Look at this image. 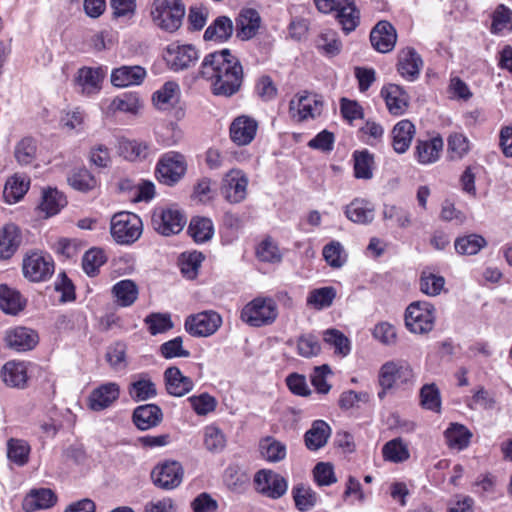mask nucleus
I'll return each mask as SVG.
<instances>
[{
  "mask_svg": "<svg viewBox=\"0 0 512 512\" xmlns=\"http://www.w3.org/2000/svg\"><path fill=\"white\" fill-rule=\"evenodd\" d=\"M435 307L427 301L412 302L405 312V325L415 334L430 332L435 323Z\"/></svg>",
  "mask_w": 512,
  "mask_h": 512,
  "instance_id": "obj_5",
  "label": "nucleus"
},
{
  "mask_svg": "<svg viewBox=\"0 0 512 512\" xmlns=\"http://www.w3.org/2000/svg\"><path fill=\"white\" fill-rule=\"evenodd\" d=\"M200 76L210 82L215 96L231 97L241 88L244 78L243 67L229 49L207 54L200 67Z\"/></svg>",
  "mask_w": 512,
  "mask_h": 512,
  "instance_id": "obj_1",
  "label": "nucleus"
},
{
  "mask_svg": "<svg viewBox=\"0 0 512 512\" xmlns=\"http://www.w3.org/2000/svg\"><path fill=\"white\" fill-rule=\"evenodd\" d=\"M141 107L139 97L135 94H124L113 99L111 109L136 114Z\"/></svg>",
  "mask_w": 512,
  "mask_h": 512,
  "instance_id": "obj_62",
  "label": "nucleus"
},
{
  "mask_svg": "<svg viewBox=\"0 0 512 512\" xmlns=\"http://www.w3.org/2000/svg\"><path fill=\"white\" fill-rule=\"evenodd\" d=\"M444 436L450 448L463 450L468 447L472 433L462 424L451 423L445 430Z\"/></svg>",
  "mask_w": 512,
  "mask_h": 512,
  "instance_id": "obj_36",
  "label": "nucleus"
},
{
  "mask_svg": "<svg viewBox=\"0 0 512 512\" xmlns=\"http://www.w3.org/2000/svg\"><path fill=\"white\" fill-rule=\"evenodd\" d=\"M120 154L129 161L146 159L152 152L151 145L137 140H122L119 143Z\"/></svg>",
  "mask_w": 512,
  "mask_h": 512,
  "instance_id": "obj_39",
  "label": "nucleus"
},
{
  "mask_svg": "<svg viewBox=\"0 0 512 512\" xmlns=\"http://www.w3.org/2000/svg\"><path fill=\"white\" fill-rule=\"evenodd\" d=\"M257 121L246 115L236 117L229 128L230 139L238 146L250 144L257 133Z\"/></svg>",
  "mask_w": 512,
  "mask_h": 512,
  "instance_id": "obj_15",
  "label": "nucleus"
},
{
  "mask_svg": "<svg viewBox=\"0 0 512 512\" xmlns=\"http://www.w3.org/2000/svg\"><path fill=\"white\" fill-rule=\"evenodd\" d=\"M256 489L262 495L271 499L281 498L288 489L286 479L271 470H260L254 478Z\"/></svg>",
  "mask_w": 512,
  "mask_h": 512,
  "instance_id": "obj_12",
  "label": "nucleus"
},
{
  "mask_svg": "<svg viewBox=\"0 0 512 512\" xmlns=\"http://www.w3.org/2000/svg\"><path fill=\"white\" fill-rule=\"evenodd\" d=\"M354 158V176L357 179L368 180L373 177V156L367 151H355Z\"/></svg>",
  "mask_w": 512,
  "mask_h": 512,
  "instance_id": "obj_48",
  "label": "nucleus"
},
{
  "mask_svg": "<svg viewBox=\"0 0 512 512\" xmlns=\"http://www.w3.org/2000/svg\"><path fill=\"white\" fill-rule=\"evenodd\" d=\"M30 451V445L23 439L10 438L7 441V457L18 466L28 463Z\"/></svg>",
  "mask_w": 512,
  "mask_h": 512,
  "instance_id": "obj_46",
  "label": "nucleus"
},
{
  "mask_svg": "<svg viewBox=\"0 0 512 512\" xmlns=\"http://www.w3.org/2000/svg\"><path fill=\"white\" fill-rule=\"evenodd\" d=\"M146 77V70L138 65L121 66L111 72V83L116 87L139 85Z\"/></svg>",
  "mask_w": 512,
  "mask_h": 512,
  "instance_id": "obj_26",
  "label": "nucleus"
},
{
  "mask_svg": "<svg viewBox=\"0 0 512 512\" xmlns=\"http://www.w3.org/2000/svg\"><path fill=\"white\" fill-rule=\"evenodd\" d=\"M323 340L333 346L337 354L346 356L350 352L349 339L337 329H327L324 331Z\"/></svg>",
  "mask_w": 512,
  "mask_h": 512,
  "instance_id": "obj_57",
  "label": "nucleus"
},
{
  "mask_svg": "<svg viewBox=\"0 0 512 512\" xmlns=\"http://www.w3.org/2000/svg\"><path fill=\"white\" fill-rule=\"evenodd\" d=\"M261 23L259 13L255 9H243L236 19V33L241 40L253 38Z\"/></svg>",
  "mask_w": 512,
  "mask_h": 512,
  "instance_id": "obj_27",
  "label": "nucleus"
},
{
  "mask_svg": "<svg viewBox=\"0 0 512 512\" xmlns=\"http://www.w3.org/2000/svg\"><path fill=\"white\" fill-rule=\"evenodd\" d=\"M133 423L139 430H148L158 426L163 418L162 410L156 404H145L135 408Z\"/></svg>",
  "mask_w": 512,
  "mask_h": 512,
  "instance_id": "obj_25",
  "label": "nucleus"
},
{
  "mask_svg": "<svg viewBox=\"0 0 512 512\" xmlns=\"http://www.w3.org/2000/svg\"><path fill=\"white\" fill-rule=\"evenodd\" d=\"M415 135V126L409 120H401L392 130V146L396 153H405Z\"/></svg>",
  "mask_w": 512,
  "mask_h": 512,
  "instance_id": "obj_29",
  "label": "nucleus"
},
{
  "mask_svg": "<svg viewBox=\"0 0 512 512\" xmlns=\"http://www.w3.org/2000/svg\"><path fill=\"white\" fill-rule=\"evenodd\" d=\"M129 395L134 401H146L156 396V385L146 374L140 375L139 379L132 382L128 388Z\"/></svg>",
  "mask_w": 512,
  "mask_h": 512,
  "instance_id": "obj_40",
  "label": "nucleus"
},
{
  "mask_svg": "<svg viewBox=\"0 0 512 512\" xmlns=\"http://www.w3.org/2000/svg\"><path fill=\"white\" fill-rule=\"evenodd\" d=\"M23 274L31 282H43L54 273L52 257L40 251H31L26 254L22 264Z\"/></svg>",
  "mask_w": 512,
  "mask_h": 512,
  "instance_id": "obj_7",
  "label": "nucleus"
},
{
  "mask_svg": "<svg viewBox=\"0 0 512 512\" xmlns=\"http://www.w3.org/2000/svg\"><path fill=\"white\" fill-rule=\"evenodd\" d=\"M57 502L56 494L49 488L31 490L23 499L22 508L25 512L48 509Z\"/></svg>",
  "mask_w": 512,
  "mask_h": 512,
  "instance_id": "obj_23",
  "label": "nucleus"
},
{
  "mask_svg": "<svg viewBox=\"0 0 512 512\" xmlns=\"http://www.w3.org/2000/svg\"><path fill=\"white\" fill-rule=\"evenodd\" d=\"M345 215L352 222L368 224L374 219V207L364 199H354L346 206Z\"/></svg>",
  "mask_w": 512,
  "mask_h": 512,
  "instance_id": "obj_34",
  "label": "nucleus"
},
{
  "mask_svg": "<svg viewBox=\"0 0 512 512\" xmlns=\"http://www.w3.org/2000/svg\"><path fill=\"white\" fill-rule=\"evenodd\" d=\"M248 182V177L242 170L231 169L222 179L221 194L229 203L238 204L246 199Z\"/></svg>",
  "mask_w": 512,
  "mask_h": 512,
  "instance_id": "obj_10",
  "label": "nucleus"
},
{
  "mask_svg": "<svg viewBox=\"0 0 512 512\" xmlns=\"http://www.w3.org/2000/svg\"><path fill=\"white\" fill-rule=\"evenodd\" d=\"M120 387L115 382H108L95 388L89 396V407L93 411H101L119 398Z\"/></svg>",
  "mask_w": 512,
  "mask_h": 512,
  "instance_id": "obj_22",
  "label": "nucleus"
},
{
  "mask_svg": "<svg viewBox=\"0 0 512 512\" xmlns=\"http://www.w3.org/2000/svg\"><path fill=\"white\" fill-rule=\"evenodd\" d=\"M186 224L185 215L178 209L166 208L156 211L152 216L154 229L164 236L178 234Z\"/></svg>",
  "mask_w": 512,
  "mask_h": 512,
  "instance_id": "obj_13",
  "label": "nucleus"
},
{
  "mask_svg": "<svg viewBox=\"0 0 512 512\" xmlns=\"http://www.w3.org/2000/svg\"><path fill=\"white\" fill-rule=\"evenodd\" d=\"M317 46L327 55L335 56L340 53L342 43L337 38L336 32L328 30L320 34L317 40Z\"/></svg>",
  "mask_w": 512,
  "mask_h": 512,
  "instance_id": "obj_61",
  "label": "nucleus"
},
{
  "mask_svg": "<svg viewBox=\"0 0 512 512\" xmlns=\"http://www.w3.org/2000/svg\"><path fill=\"white\" fill-rule=\"evenodd\" d=\"M26 306L21 293L7 285H0V309L10 315H17Z\"/></svg>",
  "mask_w": 512,
  "mask_h": 512,
  "instance_id": "obj_31",
  "label": "nucleus"
},
{
  "mask_svg": "<svg viewBox=\"0 0 512 512\" xmlns=\"http://www.w3.org/2000/svg\"><path fill=\"white\" fill-rule=\"evenodd\" d=\"M420 404L426 410L436 413L441 412V395L434 383L422 386L420 389Z\"/></svg>",
  "mask_w": 512,
  "mask_h": 512,
  "instance_id": "obj_49",
  "label": "nucleus"
},
{
  "mask_svg": "<svg viewBox=\"0 0 512 512\" xmlns=\"http://www.w3.org/2000/svg\"><path fill=\"white\" fill-rule=\"evenodd\" d=\"M383 218L385 220L395 221L401 228H406L411 225L410 213L404 208L395 205H384Z\"/></svg>",
  "mask_w": 512,
  "mask_h": 512,
  "instance_id": "obj_63",
  "label": "nucleus"
},
{
  "mask_svg": "<svg viewBox=\"0 0 512 512\" xmlns=\"http://www.w3.org/2000/svg\"><path fill=\"white\" fill-rule=\"evenodd\" d=\"M336 18L342 26L344 32L349 33L356 29L359 24V11L351 0H345V4L340 5L335 10Z\"/></svg>",
  "mask_w": 512,
  "mask_h": 512,
  "instance_id": "obj_38",
  "label": "nucleus"
},
{
  "mask_svg": "<svg viewBox=\"0 0 512 512\" xmlns=\"http://www.w3.org/2000/svg\"><path fill=\"white\" fill-rule=\"evenodd\" d=\"M185 157L175 151L165 153L157 163L156 175L158 180L168 186L178 183L186 174Z\"/></svg>",
  "mask_w": 512,
  "mask_h": 512,
  "instance_id": "obj_6",
  "label": "nucleus"
},
{
  "mask_svg": "<svg viewBox=\"0 0 512 512\" xmlns=\"http://www.w3.org/2000/svg\"><path fill=\"white\" fill-rule=\"evenodd\" d=\"M382 455L386 461L401 463L409 459L410 452L407 444L401 438H394L384 444Z\"/></svg>",
  "mask_w": 512,
  "mask_h": 512,
  "instance_id": "obj_43",
  "label": "nucleus"
},
{
  "mask_svg": "<svg viewBox=\"0 0 512 512\" xmlns=\"http://www.w3.org/2000/svg\"><path fill=\"white\" fill-rule=\"evenodd\" d=\"M256 255L260 261L269 263H278L282 259L278 246L269 237L258 245Z\"/></svg>",
  "mask_w": 512,
  "mask_h": 512,
  "instance_id": "obj_60",
  "label": "nucleus"
},
{
  "mask_svg": "<svg viewBox=\"0 0 512 512\" xmlns=\"http://www.w3.org/2000/svg\"><path fill=\"white\" fill-rule=\"evenodd\" d=\"M278 305L271 297H256L241 310V320L251 327H264L273 324L278 317Z\"/></svg>",
  "mask_w": 512,
  "mask_h": 512,
  "instance_id": "obj_2",
  "label": "nucleus"
},
{
  "mask_svg": "<svg viewBox=\"0 0 512 512\" xmlns=\"http://www.w3.org/2000/svg\"><path fill=\"white\" fill-rule=\"evenodd\" d=\"M448 153L452 160H460L470 151V142L462 133H453L447 140Z\"/></svg>",
  "mask_w": 512,
  "mask_h": 512,
  "instance_id": "obj_53",
  "label": "nucleus"
},
{
  "mask_svg": "<svg viewBox=\"0 0 512 512\" xmlns=\"http://www.w3.org/2000/svg\"><path fill=\"white\" fill-rule=\"evenodd\" d=\"M179 95V85L175 82H166L153 95L155 105L160 109H166L169 105H173Z\"/></svg>",
  "mask_w": 512,
  "mask_h": 512,
  "instance_id": "obj_51",
  "label": "nucleus"
},
{
  "mask_svg": "<svg viewBox=\"0 0 512 512\" xmlns=\"http://www.w3.org/2000/svg\"><path fill=\"white\" fill-rule=\"evenodd\" d=\"M198 59V52L192 45L170 46L167 49L166 61L174 71L188 69Z\"/></svg>",
  "mask_w": 512,
  "mask_h": 512,
  "instance_id": "obj_18",
  "label": "nucleus"
},
{
  "mask_svg": "<svg viewBox=\"0 0 512 512\" xmlns=\"http://www.w3.org/2000/svg\"><path fill=\"white\" fill-rule=\"evenodd\" d=\"M164 379L167 392L175 397L188 394L194 387L193 380L185 376L176 366H171L165 370Z\"/></svg>",
  "mask_w": 512,
  "mask_h": 512,
  "instance_id": "obj_21",
  "label": "nucleus"
},
{
  "mask_svg": "<svg viewBox=\"0 0 512 512\" xmlns=\"http://www.w3.org/2000/svg\"><path fill=\"white\" fill-rule=\"evenodd\" d=\"M263 457L270 462H279L286 456V446L275 439L266 438L260 444Z\"/></svg>",
  "mask_w": 512,
  "mask_h": 512,
  "instance_id": "obj_55",
  "label": "nucleus"
},
{
  "mask_svg": "<svg viewBox=\"0 0 512 512\" xmlns=\"http://www.w3.org/2000/svg\"><path fill=\"white\" fill-rule=\"evenodd\" d=\"M30 186V179L23 175L16 173L6 181L3 197L9 204L18 202L27 193Z\"/></svg>",
  "mask_w": 512,
  "mask_h": 512,
  "instance_id": "obj_32",
  "label": "nucleus"
},
{
  "mask_svg": "<svg viewBox=\"0 0 512 512\" xmlns=\"http://www.w3.org/2000/svg\"><path fill=\"white\" fill-rule=\"evenodd\" d=\"M142 232L143 223L138 215L125 211L113 215L110 233L117 244L131 245L141 237Z\"/></svg>",
  "mask_w": 512,
  "mask_h": 512,
  "instance_id": "obj_3",
  "label": "nucleus"
},
{
  "mask_svg": "<svg viewBox=\"0 0 512 512\" xmlns=\"http://www.w3.org/2000/svg\"><path fill=\"white\" fill-rule=\"evenodd\" d=\"M188 233L195 242H206L213 237V223L209 218L206 217H194L190 221Z\"/></svg>",
  "mask_w": 512,
  "mask_h": 512,
  "instance_id": "obj_42",
  "label": "nucleus"
},
{
  "mask_svg": "<svg viewBox=\"0 0 512 512\" xmlns=\"http://www.w3.org/2000/svg\"><path fill=\"white\" fill-rule=\"evenodd\" d=\"M293 500L296 508L301 512L311 510L317 503V494L311 487L305 484H297L292 489Z\"/></svg>",
  "mask_w": 512,
  "mask_h": 512,
  "instance_id": "obj_45",
  "label": "nucleus"
},
{
  "mask_svg": "<svg viewBox=\"0 0 512 512\" xmlns=\"http://www.w3.org/2000/svg\"><path fill=\"white\" fill-rule=\"evenodd\" d=\"M21 243V233L14 224H7L0 230V259H9Z\"/></svg>",
  "mask_w": 512,
  "mask_h": 512,
  "instance_id": "obj_30",
  "label": "nucleus"
},
{
  "mask_svg": "<svg viewBox=\"0 0 512 512\" xmlns=\"http://www.w3.org/2000/svg\"><path fill=\"white\" fill-rule=\"evenodd\" d=\"M445 285V279L442 276L423 271L420 277V290L426 295L437 296L441 293Z\"/></svg>",
  "mask_w": 512,
  "mask_h": 512,
  "instance_id": "obj_56",
  "label": "nucleus"
},
{
  "mask_svg": "<svg viewBox=\"0 0 512 512\" xmlns=\"http://www.w3.org/2000/svg\"><path fill=\"white\" fill-rule=\"evenodd\" d=\"M330 435V426L323 420H315L305 433V444L309 450L316 451L326 445Z\"/></svg>",
  "mask_w": 512,
  "mask_h": 512,
  "instance_id": "obj_33",
  "label": "nucleus"
},
{
  "mask_svg": "<svg viewBox=\"0 0 512 512\" xmlns=\"http://www.w3.org/2000/svg\"><path fill=\"white\" fill-rule=\"evenodd\" d=\"M443 149L441 137H434L429 140H419L415 147V156L423 165L433 164L440 158Z\"/></svg>",
  "mask_w": 512,
  "mask_h": 512,
  "instance_id": "obj_28",
  "label": "nucleus"
},
{
  "mask_svg": "<svg viewBox=\"0 0 512 512\" xmlns=\"http://www.w3.org/2000/svg\"><path fill=\"white\" fill-rule=\"evenodd\" d=\"M233 29V23L229 17L219 16L205 30L204 39L224 42L231 37Z\"/></svg>",
  "mask_w": 512,
  "mask_h": 512,
  "instance_id": "obj_37",
  "label": "nucleus"
},
{
  "mask_svg": "<svg viewBox=\"0 0 512 512\" xmlns=\"http://www.w3.org/2000/svg\"><path fill=\"white\" fill-rule=\"evenodd\" d=\"M39 337L36 331L26 327H16L6 332V345L17 351L32 350L38 343Z\"/></svg>",
  "mask_w": 512,
  "mask_h": 512,
  "instance_id": "obj_20",
  "label": "nucleus"
},
{
  "mask_svg": "<svg viewBox=\"0 0 512 512\" xmlns=\"http://www.w3.org/2000/svg\"><path fill=\"white\" fill-rule=\"evenodd\" d=\"M388 111L394 116L403 115L409 105L408 93L397 84H387L381 89Z\"/></svg>",
  "mask_w": 512,
  "mask_h": 512,
  "instance_id": "obj_17",
  "label": "nucleus"
},
{
  "mask_svg": "<svg viewBox=\"0 0 512 512\" xmlns=\"http://www.w3.org/2000/svg\"><path fill=\"white\" fill-rule=\"evenodd\" d=\"M295 345L298 355L303 358L316 357L321 352V345L318 338L311 333L300 335L296 339Z\"/></svg>",
  "mask_w": 512,
  "mask_h": 512,
  "instance_id": "obj_50",
  "label": "nucleus"
},
{
  "mask_svg": "<svg viewBox=\"0 0 512 512\" xmlns=\"http://www.w3.org/2000/svg\"><path fill=\"white\" fill-rule=\"evenodd\" d=\"M145 322L149 325V332L152 335L163 333L173 328L171 317L168 314H151L146 317Z\"/></svg>",
  "mask_w": 512,
  "mask_h": 512,
  "instance_id": "obj_64",
  "label": "nucleus"
},
{
  "mask_svg": "<svg viewBox=\"0 0 512 512\" xmlns=\"http://www.w3.org/2000/svg\"><path fill=\"white\" fill-rule=\"evenodd\" d=\"M151 16L159 28L175 32L182 25L185 6L181 0H154Z\"/></svg>",
  "mask_w": 512,
  "mask_h": 512,
  "instance_id": "obj_4",
  "label": "nucleus"
},
{
  "mask_svg": "<svg viewBox=\"0 0 512 512\" xmlns=\"http://www.w3.org/2000/svg\"><path fill=\"white\" fill-rule=\"evenodd\" d=\"M222 325V317L214 310L189 315L184 323L185 330L194 337L213 335Z\"/></svg>",
  "mask_w": 512,
  "mask_h": 512,
  "instance_id": "obj_9",
  "label": "nucleus"
},
{
  "mask_svg": "<svg viewBox=\"0 0 512 512\" xmlns=\"http://www.w3.org/2000/svg\"><path fill=\"white\" fill-rule=\"evenodd\" d=\"M105 73L102 68L82 67L75 78L77 91L86 97H91L100 92Z\"/></svg>",
  "mask_w": 512,
  "mask_h": 512,
  "instance_id": "obj_14",
  "label": "nucleus"
},
{
  "mask_svg": "<svg viewBox=\"0 0 512 512\" xmlns=\"http://www.w3.org/2000/svg\"><path fill=\"white\" fill-rule=\"evenodd\" d=\"M323 101L322 97L304 91L301 94L295 95L289 102V114L291 118L297 122L308 120L309 118L315 119L322 112Z\"/></svg>",
  "mask_w": 512,
  "mask_h": 512,
  "instance_id": "obj_8",
  "label": "nucleus"
},
{
  "mask_svg": "<svg viewBox=\"0 0 512 512\" xmlns=\"http://www.w3.org/2000/svg\"><path fill=\"white\" fill-rule=\"evenodd\" d=\"M112 294L119 306L129 307L137 300L139 290L134 281L125 279L114 284Z\"/></svg>",
  "mask_w": 512,
  "mask_h": 512,
  "instance_id": "obj_35",
  "label": "nucleus"
},
{
  "mask_svg": "<svg viewBox=\"0 0 512 512\" xmlns=\"http://www.w3.org/2000/svg\"><path fill=\"white\" fill-rule=\"evenodd\" d=\"M396 41V29L388 21L378 22L370 32L371 45L380 53L390 52L394 48Z\"/></svg>",
  "mask_w": 512,
  "mask_h": 512,
  "instance_id": "obj_16",
  "label": "nucleus"
},
{
  "mask_svg": "<svg viewBox=\"0 0 512 512\" xmlns=\"http://www.w3.org/2000/svg\"><path fill=\"white\" fill-rule=\"evenodd\" d=\"M336 289L332 286L313 289L307 296V305L316 310L329 308L336 298Z\"/></svg>",
  "mask_w": 512,
  "mask_h": 512,
  "instance_id": "obj_44",
  "label": "nucleus"
},
{
  "mask_svg": "<svg viewBox=\"0 0 512 512\" xmlns=\"http://www.w3.org/2000/svg\"><path fill=\"white\" fill-rule=\"evenodd\" d=\"M204 445L210 452L217 453L224 449L226 438L218 427L207 426L204 431Z\"/></svg>",
  "mask_w": 512,
  "mask_h": 512,
  "instance_id": "obj_59",
  "label": "nucleus"
},
{
  "mask_svg": "<svg viewBox=\"0 0 512 512\" xmlns=\"http://www.w3.org/2000/svg\"><path fill=\"white\" fill-rule=\"evenodd\" d=\"M106 262L104 251L100 248H91L82 258V268L88 276H95L99 268Z\"/></svg>",
  "mask_w": 512,
  "mask_h": 512,
  "instance_id": "obj_52",
  "label": "nucleus"
},
{
  "mask_svg": "<svg viewBox=\"0 0 512 512\" xmlns=\"http://www.w3.org/2000/svg\"><path fill=\"white\" fill-rule=\"evenodd\" d=\"M68 182L74 189L83 192L89 191L97 185L95 177L86 168L74 170L68 177Z\"/></svg>",
  "mask_w": 512,
  "mask_h": 512,
  "instance_id": "obj_54",
  "label": "nucleus"
},
{
  "mask_svg": "<svg viewBox=\"0 0 512 512\" xmlns=\"http://www.w3.org/2000/svg\"><path fill=\"white\" fill-rule=\"evenodd\" d=\"M184 470L177 461H165L157 465L151 472V479L155 486L172 490L178 487L183 479Z\"/></svg>",
  "mask_w": 512,
  "mask_h": 512,
  "instance_id": "obj_11",
  "label": "nucleus"
},
{
  "mask_svg": "<svg viewBox=\"0 0 512 512\" xmlns=\"http://www.w3.org/2000/svg\"><path fill=\"white\" fill-rule=\"evenodd\" d=\"M423 66L421 56L412 47H406L399 52L397 71L408 81H415Z\"/></svg>",
  "mask_w": 512,
  "mask_h": 512,
  "instance_id": "obj_19",
  "label": "nucleus"
},
{
  "mask_svg": "<svg viewBox=\"0 0 512 512\" xmlns=\"http://www.w3.org/2000/svg\"><path fill=\"white\" fill-rule=\"evenodd\" d=\"M1 378L11 388L24 389L27 386V365L21 361H8L1 369Z\"/></svg>",
  "mask_w": 512,
  "mask_h": 512,
  "instance_id": "obj_24",
  "label": "nucleus"
},
{
  "mask_svg": "<svg viewBox=\"0 0 512 512\" xmlns=\"http://www.w3.org/2000/svg\"><path fill=\"white\" fill-rule=\"evenodd\" d=\"M67 204L66 197L57 189L49 188L43 191L39 208L46 216L56 215Z\"/></svg>",
  "mask_w": 512,
  "mask_h": 512,
  "instance_id": "obj_41",
  "label": "nucleus"
},
{
  "mask_svg": "<svg viewBox=\"0 0 512 512\" xmlns=\"http://www.w3.org/2000/svg\"><path fill=\"white\" fill-rule=\"evenodd\" d=\"M487 245L484 237L478 234H469L455 240V250L460 255H476Z\"/></svg>",
  "mask_w": 512,
  "mask_h": 512,
  "instance_id": "obj_47",
  "label": "nucleus"
},
{
  "mask_svg": "<svg viewBox=\"0 0 512 512\" xmlns=\"http://www.w3.org/2000/svg\"><path fill=\"white\" fill-rule=\"evenodd\" d=\"M15 158L20 165H29L36 155V142L33 138H23L15 147Z\"/></svg>",
  "mask_w": 512,
  "mask_h": 512,
  "instance_id": "obj_58",
  "label": "nucleus"
}]
</instances>
